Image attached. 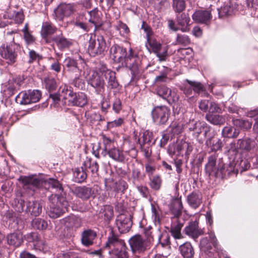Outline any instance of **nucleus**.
<instances>
[{
  "label": "nucleus",
  "mask_w": 258,
  "mask_h": 258,
  "mask_svg": "<svg viewBox=\"0 0 258 258\" xmlns=\"http://www.w3.org/2000/svg\"><path fill=\"white\" fill-rule=\"evenodd\" d=\"M111 57L115 62L124 64L132 72L134 76L138 75L141 72L139 67V60L137 54H135L132 48L129 50V54L127 55L125 48L117 44H114L110 49Z\"/></svg>",
  "instance_id": "nucleus-1"
},
{
  "label": "nucleus",
  "mask_w": 258,
  "mask_h": 258,
  "mask_svg": "<svg viewBox=\"0 0 258 258\" xmlns=\"http://www.w3.org/2000/svg\"><path fill=\"white\" fill-rule=\"evenodd\" d=\"M85 63L82 59L75 60L70 57H68L64 61V66L67 71L70 73L75 75L76 77L73 81V84L78 88H82L83 84L79 79L81 76L82 69L85 66Z\"/></svg>",
  "instance_id": "nucleus-2"
},
{
  "label": "nucleus",
  "mask_w": 258,
  "mask_h": 258,
  "mask_svg": "<svg viewBox=\"0 0 258 258\" xmlns=\"http://www.w3.org/2000/svg\"><path fill=\"white\" fill-rule=\"evenodd\" d=\"M49 210L48 211L49 216L52 218L59 217L67 210L68 202L63 197H58L56 195L49 197Z\"/></svg>",
  "instance_id": "nucleus-3"
},
{
  "label": "nucleus",
  "mask_w": 258,
  "mask_h": 258,
  "mask_svg": "<svg viewBox=\"0 0 258 258\" xmlns=\"http://www.w3.org/2000/svg\"><path fill=\"white\" fill-rule=\"evenodd\" d=\"M22 182L25 185L29 186L31 188V186L33 187H39L43 184L46 186L48 185V188L52 187L57 189L59 191L62 190L61 185L58 180L49 178L47 180H43L42 179L34 176H24L21 177Z\"/></svg>",
  "instance_id": "nucleus-4"
},
{
  "label": "nucleus",
  "mask_w": 258,
  "mask_h": 258,
  "mask_svg": "<svg viewBox=\"0 0 258 258\" xmlns=\"http://www.w3.org/2000/svg\"><path fill=\"white\" fill-rule=\"evenodd\" d=\"M106 43L101 35L91 34L88 42V51L90 55L95 57L104 54L106 50Z\"/></svg>",
  "instance_id": "nucleus-5"
},
{
  "label": "nucleus",
  "mask_w": 258,
  "mask_h": 258,
  "mask_svg": "<svg viewBox=\"0 0 258 258\" xmlns=\"http://www.w3.org/2000/svg\"><path fill=\"white\" fill-rule=\"evenodd\" d=\"M146 46L149 51L155 53L160 61H164L167 56L168 48L163 47L162 44L156 39L151 38L147 40Z\"/></svg>",
  "instance_id": "nucleus-6"
},
{
  "label": "nucleus",
  "mask_w": 258,
  "mask_h": 258,
  "mask_svg": "<svg viewBox=\"0 0 258 258\" xmlns=\"http://www.w3.org/2000/svg\"><path fill=\"white\" fill-rule=\"evenodd\" d=\"M132 252L135 254L144 252L149 247V240L144 239L139 235L133 236L129 240Z\"/></svg>",
  "instance_id": "nucleus-7"
},
{
  "label": "nucleus",
  "mask_w": 258,
  "mask_h": 258,
  "mask_svg": "<svg viewBox=\"0 0 258 258\" xmlns=\"http://www.w3.org/2000/svg\"><path fill=\"white\" fill-rule=\"evenodd\" d=\"M41 97V92L38 90H29L22 92L16 97V101L21 104H28L38 101Z\"/></svg>",
  "instance_id": "nucleus-8"
},
{
  "label": "nucleus",
  "mask_w": 258,
  "mask_h": 258,
  "mask_svg": "<svg viewBox=\"0 0 258 258\" xmlns=\"http://www.w3.org/2000/svg\"><path fill=\"white\" fill-rule=\"evenodd\" d=\"M102 66L99 69L98 72L92 71L87 80L88 84L92 87L96 89L98 91H101V89H103L105 82L104 75H103V67Z\"/></svg>",
  "instance_id": "nucleus-9"
},
{
  "label": "nucleus",
  "mask_w": 258,
  "mask_h": 258,
  "mask_svg": "<svg viewBox=\"0 0 258 258\" xmlns=\"http://www.w3.org/2000/svg\"><path fill=\"white\" fill-rule=\"evenodd\" d=\"M170 109L166 106H158L152 111L153 121L158 124H165L168 119Z\"/></svg>",
  "instance_id": "nucleus-10"
},
{
  "label": "nucleus",
  "mask_w": 258,
  "mask_h": 258,
  "mask_svg": "<svg viewBox=\"0 0 258 258\" xmlns=\"http://www.w3.org/2000/svg\"><path fill=\"white\" fill-rule=\"evenodd\" d=\"M15 46L19 45L14 42L13 38L12 43L10 45H3L0 47V55L9 64H13L16 60L17 54L15 52Z\"/></svg>",
  "instance_id": "nucleus-11"
},
{
  "label": "nucleus",
  "mask_w": 258,
  "mask_h": 258,
  "mask_svg": "<svg viewBox=\"0 0 258 258\" xmlns=\"http://www.w3.org/2000/svg\"><path fill=\"white\" fill-rule=\"evenodd\" d=\"M74 6L71 4H61L54 9L53 16L57 20L61 21L70 16L74 12Z\"/></svg>",
  "instance_id": "nucleus-12"
},
{
  "label": "nucleus",
  "mask_w": 258,
  "mask_h": 258,
  "mask_svg": "<svg viewBox=\"0 0 258 258\" xmlns=\"http://www.w3.org/2000/svg\"><path fill=\"white\" fill-rule=\"evenodd\" d=\"M24 238L29 242L33 243V246L35 249L40 251L47 250V246L45 242L41 238L40 235L36 232H31L24 236Z\"/></svg>",
  "instance_id": "nucleus-13"
},
{
  "label": "nucleus",
  "mask_w": 258,
  "mask_h": 258,
  "mask_svg": "<svg viewBox=\"0 0 258 258\" xmlns=\"http://www.w3.org/2000/svg\"><path fill=\"white\" fill-rule=\"evenodd\" d=\"M116 225L120 233H126L131 228L132 222L130 215L120 214L116 219Z\"/></svg>",
  "instance_id": "nucleus-14"
},
{
  "label": "nucleus",
  "mask_w": 258,
  "mask_h": 258,
  "mask_svg": "<svg viewBox=\"0 0 258 258\" xmlns=\"http://www.w3.org/2000/svg\"><path fill=\"white\" fill-rule=\"evenodd\" d=\"M256 143L254 140L249 137L239 139L235 144V149L243 152H249L255 148Z\"/></svg>",
  "instance_id": "nucleus-15"
},
{
  "label": "nucleus",
  "mask_w": 258,
  "mask_h": 258,
  "mask_svg": "<svg viewBox=\"0 0 258 258\" xmlns=\"http://www.w3.org/2000/svg\"><path fill=\"white\" fill-rule=\"evenodd\" d=\"M68 102L69 105L82 107L87 103V96L83 92L77 93L73 92Z\"/></svg>",
  "instance_id": "nucleus-16"
},
{
  "label": "nucleus",
  "mask_w": 258,
  "mask_h": 258,
  "mask_svg": "<svg viewBox=\"0 0 258 258\" xmlns=\"http://www.w3.org/2000/svg\"><path fill=\"white\" fill-rule=\"evenodd\" d=\"M105 247L111 248L112 247L120 248L125 249V243L123 240L119 239L118 236L115 234L112 231H111L105 244Z\"/></svg>",
  "instance_id": "nucleus-17"
},
{
  "label": "nucleus",
  "mask_w": 258,
  "mask_h": 258,
  "mask_svg": "<svg viewBox=\"0 0 258 258\" xmlns=\"http://www.w3.org/2000/svg\"><path fill=\"white\" fill-rule=\"evenodd\" d=\"M185 233L194 239L204 233L202 229L199 228L198 222L197 221L191 222L188 225L184 228Z\"/></svg>",
  "instance_id": "nucleus-18"
},
{
  "label": "nucleus",
  "mask_w": 258,
  "mask_h": 258,
  "mask_svg": "<svg viewBox=\"0 0 258 258\" xmlns=\"http://www.w3.org/2000/svg\"><path fill=\"white\" fill-rule=\"evenodd\" d=\"M73 192L77 197L83 200L89 199L94 193L91 188L85 186L76 187L73 190Z\"/></svg>",
  "instance_id": "nucleus-19"
},
{
  "label": "nucleus",
  "mask_w": 258,
  "mask_h": 258,
  "mask_svg": "<svg viewBox=\"0 0 258 258\" xmlns=\"http://www.w3.org/2000/svg\"><path fill=\"white\" fill-rule=\"evenodd\" d=\"M192 17L195 22L205 24H208L212 18L211 14L208 11H197L194 13Z\"/></svg>",
  "instance_id": "nucleus-20"
},
{
  "label": "nucleus",
  "mask_w": 258,
  "mask_h": 258,
  "mask_svg": "<svg viewBox=\"0 0 258 258\" xmlns=\"http://www.w3.org/2000/svg\"><path fill=\"white\" fill-rule=\"evenodd\" d=\"M57 29L51 23L45 22L42 23L41 35L42 37L44 39L46 42H49L48 36L56 33Z\"/></svg>",
  "instance_id": "nucleus-21"
},
{
  "label": "nucleus",
  "mask_w": 258,
  "mask_h": 258,
  "mask_svg": "<svg viewBox=\"0 0 258 258\" xmlns=\"http://www.w3.org/2000/svg\"><path fill=\"white\" fill-rule=\"evenodd\" d=\"M238 6V5L234 1L228 2L221 9H218L219 17L231 15L237 10Z\"/></svg>",
  "instance_id": "nucleus-22"
},
{
  "label": "nucleus",
  "mask_w": 258,
  "mask_h": 258,
  "mask_svg": "<svg viewBox=\"0 0 258 258\" xmlns=\"http://www.w3.org/2000/svg\"><path fill=\"white\" fill-rule=\"evenodd\" d=\"M7 240L9 245L19 247L23 242V234L20 231L10 233L7 235Z\"/></svg>",
  "instance_id": "nucleus-23"
},
{
  "label": "nucleus",
  "mask_w": 258,
  "mask_h": 258,
  "mask_svg": "<svg viewBox=\"0 0 258 258\" xmlns=\"http://www.w3.org/2000/svg\"><path fill=\"white\" fill-rule=\"evenodd\" d=\"M26 211L30 213L34 216H39L42 212V206L40 204L35 201H28L26 203Z\"/></svg>",
  "instance_id": "nucleus-24"
},
{
  "label": "nucleus",
  "mask_w": 258,
  "mask_h": 258,
  "mask_svg": "<svg viewBox=\"0 0 258 258\" xmlns=\"http://www.w3.org/2000/svg\"><path fill=\"white\" fill-rule=\"evenodd\" d=\"M96 237V233L91 229L84 230L82 233V243L86 246H89L93 244V240Z\"/></svg>",
  "instance_id": "nucleus-25"
},
{
  "label": "nucleus",
  "mask_w": 258,
  "mask_h": 258,
  "mask_svg": "<svg viewBox=\"0 0 258 258\" xmlns=\"http://www.w3.org/2000/svg\"><path fill=\"white\" fill-rule=\"evenodd\" d=\"M188 205L194 209H197L202 202V196L200 192H192L187 197Z\"/></svg>",
  "instance_id": "nucleus-26"
},
{
  "label": "nucleus",
  "mask_w": 258,
  "mask_h": 258,
  "mask_svg": "<svg viewBox=\"0 0 258 258\" xmlns=\"http://www.w3.org/2000/svg\"><path fill=\"white\" fill-rule=\"evenodd\" d=\"M103 73L105 78L108 79V86L111 88H116L118 84L116 80L115 73L107 69L106 67H103Z\"/></svg>",
  "instance_id": "nucleus-27"
},
{
  "label": "nucleus",
  "mask_w": 258,
  "mask_h": 258,
  "mask_svg": "<svg viewBox=\"0 0 258 258\" xmlns=\"http://www.w3.org/2000/svg\"><path fill=\"white\" fill-rule=\"evenodd\" d=\"M177 21L182 32H187L189 30L190 18L187 14H181L177 17Z\"/></svg>",
  "instance_id": "nucleus-28"
},
{
  "label": "nucleus",
  "mask_w": 258,
  "mask_h": 258,
  "mask_svg": "<svg viewBox=\"0 0 258 258\" xmlns=\"http://www.w3.org/2000/svg\"><path fill=\"white\" fill-rule=\"evenodd\" d=\"M206 119L214 125H222L225 122L224 116L219 114L208 113L206 115Z\"/></svg>",
  "instance_id": "nucleus-29"
},
{
  "label": "nucleus",
  "mask_w": 258,
  "mask_h": 258,
  "mask_svg": "<svg viewBox=\"0 0 258 258\" xmlns=\"http://www.w3.org/2000/svg\"><path fill=\"white\" fill-rule=\"evenodd\" d=\"M179 249L184 258H191L194 254V248L189 242H186L181 245Z\"/></svg>",
  "instance_id": "nucleus-30"
},
{
  "label": "nucleus",
  "mask_w": 258,
  "mask_h": 258,
  "mask_svg": "<svg viewBox=\"0 0 258 258\" xmlns=\"http://www.w3.org/2000/svg\"><path fill=\"white\" fill-rule=\"evenodd\" d=\"M108 155L113 160L118 162L123 161L124 158L122 152L115 147L108 150Z\"/></svg>",
  "instance_id": "nucleus-31"
},
{
  "label": "nucleus",
  "mask_w": 258,
  "mask_h": 258,
  "mask_svg": "<svg viewBox=\"0 0 258 258\" xmlns=\"http://www.w3.org/2000/svg\"><path fill=\"white\" fill-rule=\"evenodd\" d=\"M182 209L181 200L178 198L175 199L173 202L171 208V212L174 217H178L181 214Z\"/></svg>",
  "instance_id": "nucleus-32"
},
{
  "label": "nucleus",
  "mask_w": 258,
  "mask_h": 258,
  "mask_svg": "<svg viewBox=\"0 0 258 258\" xmlns=\"http://www.w3.org/2000/svg\"><path fill=\"white\" fill-rule=\"evenodd\" d=\"M100 13L99 12L97 8H95L93 10L89 12V14L90 15L89 21L96 26L97 25H100L101 23Z\"/></svg>",
  "instance_id": "nucleus-33"
},
{
  "label": "nucleus",
  "mask_w": 258,
  "mask_h": 258,
  "mask_svg": "<svg viewBox=\"0 0 258 258\" xmlns=\"http://www.w3.org/2000/svg\"><path fill=\"white\" fill-rule=\"evenodd\" d=\"M239 133L238 130L231 126H225L222 130V135L225 138H235L239 135Z\"/></svg>",
  "instance_id": "nucleus-34"
},
{
  "label": "nucleus",
  "mask_w": 258,
  "mask_h": 258,
  "mask_svg": "<svg viewBox=\"0 0 258 258\" xmlns=\"http://www.w3.org/2000/svg\"><path fill=\"white\" fill-rule=\"evenodd\" d=\"M73 91L71 89V87L64 84L60 86L59 89V96L62 97L64 100V103L66 104L67 100H69Z\"/></svg>",
  "instance_id": "nucleus-35"
},
{
  "label": "nucleus",
  "mask_w": 258,
  "mask_h": 258,
  "mask_svg": "<svg viewBox=\"0 0 258 258\" xmlns=\"http://www.w3.org/2000/svg\"><path fill=\"white\" fill-rule=\"evenodd\" d=\"M206 144L208 146L211 147L212 149L214 151H217L221 149L222 147V143L221 140L215 137H212L208 139Z\"/></svg>",
  "instance_id": "nucleus-36"
},
{
  "label": "nucleus",
  "mask_w": 258,
  "mask_h": 258,
  "mask_svg": "<svg viewBox=\"0 0 258 258\" xmlns=\"http://www.w3.org/2000/svg\"><path fill=\"white\" fill-rule=\"evenodd\" d=\"M232 121L234 126L245 131L250 129L252 126V122L247 120L235 119Z\"/></svg>",
  "instance_id": "nucleus-37"
},
{
  "label": "nucleus",
  "mask_w": 258,
  "mask_h": 258,
  "mask_svg": "<svg viewBox=\"0 0 258 258\" xmlns=\"http://www.w3.org/2000/svg\"><path fill=\"white\" fill-rule=\"evenodd\" d=\"M216 158L214 156H211L209 157L208 162L206 165V169L210 174L212 173H215L216 175L218 174V169L216 167Z\"/></svg>",
  "instance_id": "nucleus-38"
},
{
  "label": "nucleus",
  "mask_w": 258,
  "mask_h": 258,
  "mask_svg": "<svg viewBox=\"0 0 258 258\" xmlns=\"http://www.w3.org/2000/svg\"><path fill=\"white\" fill-rule=\"evenodd\" d=\"M176 149L178 152H185L186 156H188L192 150V147L189 143L181 141L177 146Z\"/></svg>",
  "instance_id": "nucleus-39"
},
{
  "label": "nucleus",
  "mask_w": 258,
  "mask_h": 258,
  "mask_svg": "<svg viewBox=\"0 0 258 258\" xmlns=\"http://www.w3.org/2000/svg\"><path fill=\"white\" fill-rule=\"evenodd\" d=\"M53 40L55 42L56 45L60 49L68 48L71 45V42L66 38L61 36H57L53 37Z\"/></svg>",
  "instance_id": "nucleus-40"
},
{
  "label": "nucleus",
  "mask_w": 258,
  "mask_h": 258,
  "mask_svg": "<svg viewBox=\"0 0 258 258\" xmlns=\"http://www.w3.org/2000/svg\"><path fill=\"white\" fill-rule=\"evenodd\" d=\"M32 226L35 229L43 230L47 228L48 224L44 220L38 218L32 220Z\"/></svg>",
  "instance_id": "nucleus-41"
},
{
  "label": "nucleus",
  "mask_w": 258,
  "mask_h": 258,
  "mask_svg": "<svg viewBox=\"0 0 258 258\" xmlns=\"http://www.w3.org/2000/svg\"><path fill=\"white\" fill-rule=\"evenodd\" d=\"M74 177L75 181L77 182H82L84 181L86 177L87 174L83 167L81 168H76L74 172Z\"/></svg>",
  "instance_id": "nucleus-42"
},
{
  "label": "nucleus",
  "mask_w": 258,
  "mask_h": 258,
  "mask_svg": "<svg viewBox=\"0 0 258 258\" xmlns=\"http://www.w3.org/2000/svg\"><path fill=\"white\" fill-rule=\"evenodd\" d=\"M182 224L177 223L175 225H172L171 227L170 232L172 236L176 239H180L183 238V236L181 233V230Z\"/></svg>",
  "instance_id": "nucleus-43"
},
{
  "label": "nucleus",
  "mask_w": 258,
  "mask_h": 258,
  "mask_svg": "<svg viewBox=\"0 0 258 258\" xmlns=\"http://www.w3.org/2000/svg\"><path fill=\"white\" fill-rule=\"evenodd\" d=\"M16 83L13 81H10L8 82V84L4 86V91L5 92V94L7 97H9L14 94L16 89Z\"/></svg>",
  "instance_id": "nucleus-44"
},
{
  "label": "nucleus",
  "mask_w": 258,
  "mask_h": 258,
  "mask_svg": "<svg viewBox=\"0 0 258 258\" xmlns=\"http://www.w3.org/2000/svg\"><path fill=\"white\" fill-rule=\"evenodd\" d=\"M173 8L176 12H181L185 8V3L184 0H173Z\"/></svg>",
  "instance_id": "nucleus-45"
},
{
  "label": "nucleus",
  "mask_w": 258,
  "mask_h": 258,
  "mask_svg": "<svg viewBox=\"0 0 258 258\" xmlns=\"http://www.w3.org/2000/svg\"><path fill=\"white\" fill-rule=\"evenodd\" d=\"M161 182L160 177L159 175H155L151 178L150 185L153 189L158 190L161 186Z\"/></svg>",
  "instance_id": "nucleus-46"
},
{
  "label": "nucleus",
  "mask_w": 258,
  "mask_h": 258,
  "mask_svg": "<svg viewBox=\"0 0 258 258\" xmlns=\"http://www.w3.org/2000/svg\"><path fill=\"white\" fill-rule=\"evenodd\" d=\"M115 28L122 36H124L130 32L129 28L127 25L120 21L118 22L117 24L115 26Z\"/></svg>",
  "instance_id": "nucleus-47"
},
{
  "label": "nucleus",
  "mask_w": 258,
  "mask_h": 258,
  "mask_svg": "<svg viewBox=\"0 0 258 258\" xmlns=\"http://www.w3.org/2000/svg\"><path fill=\"white\" fill-rule=\"evenodd\" d=\"M101 139L104 146V150H106V149H110L109 148L113 145L114 140L112 139L105 135H101Z\"/></svg>",
  "instance_id": "nucleus-48"
},
{
  "label": "nucleus",
  "mask_w": 258,
  "mask_h": 258,
  "mask_svg": "<svg viewBox=\"0 0 258 258\" xmlns=\"http://www.w3.org/2000/svg\"><path fill=\"white\" fill-rule=\"evenodd\" d=\"M170 89L166 86H160L157 89V94L164 99L168 97Z\"/></svg>",
  "instance_id": "nucleus-49"
},
{
  "label": "nucleus",
  "mask_w": 258,
  "mask_h": 258,
  "mask_svg": "<svg viewBox=\"0 0 258 258\" xmlns=\"http://www.w3.org/2000/svg\"><path fill=\"white\" fill-rule=\"evenodd\" d=\"M29 63H32L35 61H39L42 58L41 55L33 50H30L29 51Z\"/></svg>",
  "instance_id": "nucleus-50"
},
{
  "label": "nucleus",
  "mask_w": 258,
  "mask_h": 258,
  "mask_svg": "<svg viewBox=\"0 0 258 258\" xmlns=\"http://www.w3.org/2000/svg\"><path fill=\"white\" fill-rule=\"evenodd\" d=\"M176 42L177 44L186 46L190 43V39L187 35L178 34L177 36Z\"/></svg>",
  "instance_id": "nucleus-51"
},
{
  "label": "nucleus",
  "mask_w": 258,
  "mask_h": 258,
  "mask_svg": "<svg viewBox=\"0 0 258 258\" xmlns=\"http://www.w3.org/2000/svg\"><path fill=\"white\" fill-rule=\"evenodd\" d=\"M104 212L105 220L110 221L113 217V210L112 207L110 206H105L104 207Z\"/></svg>",
  "instance_id": "nucleus-52"
},
{
  "label": "nucleus",
  "mask_w": 258,
  "mask_h": 258,
  "mask_svg": "<svg viewBox=\"0 0 258 258\" xmlns=\"http://www.w3.org/2000/svg\"><path fill=\"white\" fill-rule=\"evenodd\" d=\"M44 82L46 89H48L49 91H53L55 89L56 87V82L54 79L46 78L44 80Z\"/></svg>",
  "instance_id": "nucleus-53"
},
{
  "label": "nucleus",
  "mask_w": 258,
  "mask_h": 258,
  "mask_svg": "<svg viewBox=\"0 0 258 258\" xmlns=\"http://www.w3.org/2000/svg\"><path fill=\"white\" fill-rule=\"evenodd\" d=\"M204 127L200 122H196L193 126L189 128V130L194 132V135L198 137L199 135L202 133V130Z\"/></svg>",
  "instance_id": "nucleus-54"
},
{
  "label": "nucleus",
  "mask_w": 258,
  "mask_h": 258,
  "mask_svg": "<svg viewBox=\"0 0 258 258\" xmlns=\"http://www.w3.org/2000/svg\"><path fill=\"white\" fill-rule=\"evenodd\" d=\"M124 123V118L119 117L116 120L108 122L107 126L108 128H114L121 126Z\"/></svg>",
  "instance_id": "nucleus-55"
},
{
  "label": "nucleus",
  "mask_w": 258,
  "mask_h": 258,
  "mask_svg": "<svg viewBox=\"0 0 258 258\" xmlns=\"http://www.w3.org/2000/svg\"><path fill=\"white\" fill-rule=\"evenodd\" d=\"M186 82L188 83H191L192 89L195 92L200 93L203 91V86L200 82L191 81L188 80H186Z\"/></svg>",
  "instance_id": "nucleus-56"
},
{
  "label": "nucleus",
  "mask_w": 258,
  "mask_h": 258,
  "mask_svg": "<svg viewBox=\"0 0 258 258\" xmlns=\"http://www.w3.org/2000/svg\"><path fill=\"white\" fill-rule=\"evenodd\" d=\"M171 131L173 135H178L181 133L183 130V125L176 122H173L171 126Z\"/></svg>",
  "instance_id": "nucleus-57"
},
{
  "label": "nucleus",
  "mask_w": 258,
  "mask_h": 258,
  "mask_svg": "<svg viewBox=\"0 0 258 258\" xmlns=\"http://www.w3.org/2000/svg\"><path fill=\"white\" fill-rule=\"evenodd\" d=\"M142 29L144 30L145 33L146 34L147 40L151 39L153 35V31L151 27L145 22H143L142 25Z\"/></svg>",
  "instance_id": "nucleus-58"
},
{
  "label": "nucleus",
  "mask_w": 258,
  "mask_h": 258,
  "mask_svg": "<svg viewBox=\"0 0 258 258\" xmlns=\"http://www.w3.org/2000/svg\"><path fill=\"white\" fill-rule=\"evenodd\" d=\"M200 246L201 249L204 251H206L211 248V244L209 242V240L207 238H203L201 239Z\"/></svg>",
  "instance_id": "nucleus-59"
},
{
  "label": "nucleus",
  "mask_w": 258,
  "mask_h": 258,
  "mask_svg": "<svg viewBox=\"0 0 258 258\" xmlns=\"http://www.w3.org/2000/svg\"><path fill=\"white\" fill-rule=\"evenodd\" d=\"M255 115H256V117L255 118V122L253 125V130L256 132L258 133V111L252 110L249 111L247 114V116L249 117H254Z\"/></svg>",
  "instance_id": "nucleus-60"
},
{
  "label": "nucleus",
  "mask_w": 258,
  "mask_h": 258,
  "mask_svg": "<svg viewBox=\"0 0 258 258\" xmlns=\"http://www.w3.org/2000/svg\"><path fill=\"white\" fill-rule=\"evenodd\" d=\"M179 99V96L177 93L171 90H170L168 97L166 98L169 103L177 102Z\"/></svg>",
  "instance_id": "nucleus-61"
},
{
  "label": "nucleus",
  "mask_w": 258,
  "mask_h": 258,
  "mask_svg": "<svg viewBox=\"0 0 258 258\" xmlns=\"http://www.w3.org/2000/svg\"><path fill=\"white\" fill-rule=\"evenodd\" d=\"M115 257L112 258H128V255L126 249H120L119 250L117 249L114 251Z\"/></svg>",
  "instance_id": "nucleus-62"
},
{
  "label": "nucleus",
  "mask_w": 258,
  "mask_h": 258,
  "mask_svg": "<svg viewBox=\"0 0 258 258\" xmlns=\"http://www.w3.org/2000/svg\"><path fill=\"white\" fill-rule=\"evenodd\" d=\"M181 90L183 91L184 94L187 96L191 95L193 91L191 83H187V84H184L183 87L181 88Z\"/></svg>",
  "instance_id": "nucleus-63"
},
{
  "label": "nucleus",
  "mask_w": 258,
  "mask_h": 258,
  "mask_svg": "<svg viewBox=\"0 0 258 258\" xmlns=\"http://www.w3.org/2000/svg\"><path fill=\"white\" fill-rule=\"evenodd\" d=\"M209 113H220L221 111V109L219 107L217 104L215 102H211L210 104V107L209 108Z\"/></svg>",
  "instance_id": "nucleus-64"
}]
</instances>
